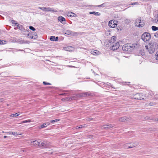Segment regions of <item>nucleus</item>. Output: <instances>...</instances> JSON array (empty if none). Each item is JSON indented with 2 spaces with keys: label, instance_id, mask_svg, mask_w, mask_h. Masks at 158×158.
<instances>
[{
  "label": "nucleus",
  "instance_id": "1",
  "mask_svg": "<svg viewBox=\"0 0 158 158\" xmlns=\"http://www.w3.org/2000/svg\"><path fill=\"white\" fill-rule=\"evenodd\" d=\"M134 49V47L129 44H126L122 47V49L126 52H129Z\"/></svg>",
  "mask_w": 158,
  "mask_h": 158
},
{
  "label": "nucleus",
  "instance_id": "2",
  "mask_svg": "<svg viewBox=\"0 0 158 158\" xmlns=\"http://www.w3.org/2000/svg\"><path fill=\"white\" fill-rule=\"evenodd\" d=\"M146 49L149 52V53L152 54L155 51V48L153 45L152 43H149L148 45L145 46Z\"/></svg>",
  "mask_w": 158,
  "mask_h": 158
},
{
  "label": "nucleus",
  "instance_id": "3",
  "mask_svg": "<svg viewBox=\"0 0 158 158\" xmlns=\"http://www.w3.org/2000/svg\"><path fill=\"white\" fill-rule=\"evenodd\" d=\"M151 36L149 33L145 32L143 33L141 36V39L144 42H146L150 39Z\"/></svg>",
  "mask_w": 158,
  "mask_h": 158
},
{
  "label": "nucleus",
  "instance_id": "4",
  "mask_svg": "<svg viewBox=\"0 0 158 158\" xmlns=\"http://www.w3.org/2000/svg\"><path fill=\"white\" fill-rule=\"evenodd\" d=\"M38 8L45 11H50V12H56V10H54L52 8L49 7H39Z\"/></svg>",
  "mask_w": 158,
  "mask_h": 158
},
{
  "label": "nucleus",
  "instance_id": "5",
  "mask_svg": "<svg viewBox=\"0 0 158 158\" xmlns=\"http://www.w3.org/2000/svg\"><path fill=\"white\" fill-rule=\"evenodd\" d=\"M132 98L137 100H141L143 99V95L142 94L140 93H137L135 94L133 96Z\"/></svg>",
  "mask_w": 158,
  "mask_h": 158
},
{
  "label": "nucleus",
  "instance_id": "6",
  "mask_svg": "<svg viewBox=\"0 0 158 158\" xmlns=\"http://www.w3.org/2000/svg\"><path fill=\"white\" fill-rule=\"evenodd\" d=\"M117 22L114 20H110L108 23L109 26L111 28H114L117 26Z\"/></svg>",
  "mask_w": 158,
  "mask_h": 158
},
{
  "label": "nucleus",
  "instance_id": "7",
  "mask_svg": "<svg viewBox=\"0 0 158 158\" xmlns=\"http://www.w3.org/2000/svg\"><path fill=\"white\" fill-rule=\"evenodd\" d=\"M41 142V140L40 139L38 140H32L31 143H32L31 145L34 146H40V143Z\"/></svg>",
  "mask_w": 158,
  "mask_h": 158
},
{
  "label": "nucleus",
  "instance_id": "8",
  "mask_svg": "<svg viewBox=\"0 0 158 158\" xmlns=\"http://www.w3.org/2000/svg\"><path fill=\"white\" fill-rule=\"evenodd\" d=\"M119 45L118 42H117L112 45L110 47V48L113 50H115L119 48Z\"/></svg>",
  "mask_w": 158,
  "mask_h": 158
},
{
  "label": "nucleus",
  "instance_id": "9",
  "mask_svg": "<svg viewBox=\"0 0 158 158\" xmlns=\"http://www.w3.org/2000/svg\"><path fill=\"white\" fill-rule=\"evenodd\" d=\"M64 33L66 34L70 35L72 36H75L77 34V33L74 31H72L69 30H66L65 31Z\"/></svg>",
  "mask_w": 158,
  "mask_h": 158
},
{
  "label": "nucleus",
  "instance_id": "10",
  "mask_svg": "<svg viewBox=\"0 0 158 158\" xmlns=\"http://www.w3.org/2000/svg\"><path fill=\"white\" fill-rule=\"evenodd\" d=\"M136 145V144H135L134 143H128L125 144L124 147L128 149L134 147Z\"/></svg>",
  "mask_w": 158,
  "mask_h": 158
},
{
  "label": "nucleus",
  "instance_id": "11",
  "mask_svg": "<svg viewBox=\"0 0 158 158\" xmlns=\"http://www.w3.org/2000/svg\"><path fill=\"white\" fill-rule=\"evenodd\" d=\"M50 143L47 141H44L40 143V147H43L44 148H46L49 145Z\"/></svg>",
  "mask_w": 158,
  "mask_h": 158
},
{
  "label": "nucleus",
  "instance_id": "12",
  "mask_svg": "<svg viewBox=\"0 0 158 158\" xmlns=\"http://www.w3.org/2000/svg\"><path fill=\"white\" fill-rule=\"evenodd\" d=\"M130 119V118H128L126 116H124L119 118V121L120 122H123L126 121H128Z\"/></svg>",
  "mask_w": 158,
  "mask_h": 158
},
{
  "label": "nucleus",
  "instance_id": "13",
  "mask_svg": "<svg viewBox=\"0 0 158 158\" xmlns=\"http://www.w3.org/2000/svg\"><path fill=\"white\" fill-rule=\"evenodd\" d=\"M114 127V126L112 124H108V125H104L103 126H102L101 127L102 129H109L110 128H111Z\"/></svg>",
  "mask_w": 158,
  "mask_h": 158
},
{
  "label": "nucleus",
  "instance_id": "14",
  "mask_svg": "<svg viewBox=\"0 0 158 158\" xmlns=\"http://www.w3.org/2000/svg\"><path fill=\"white\" fill-rule=\"evenodd\" d=\"M116 38L115 36H113L110 39L108 40V43H110V44H111V43H114L116 41Z\"/></svg>",
  "mask_w": 158,
  "mask_h": 158
},
{
  "label": "nucleus",
  "instance_id": "15",
  "mask_svg": "<svg viewBox=\"0 0 158 158\" xmlns=\"http://www.w3.org/2000/svg\"><path fill=\"white\" fill-rule=\"evenodd\" d=\"M67 15L68 16L70 17H76L77 16V15L75 13L72 12H69L67 14Z\"/></svg>",
  "mask_w": 158,
  "mask_h": 158
},
{
  "label": "nucleus",
  "instance_id": "16",
  "mask_svg": "<svg viewBox=\"0 0 158 158\" xmlns=\"http://www.w3.org/2000/svg\"><path fill=\"white\" fill-rule=\"evenodd\" d=\"M49 125L50 123L49 122L45 123L43 124L42 125H41L40 127H39V128L40 129H42L47 127V126Z\"/></svg>",
  "mask_w": 158,
  "mask_h": 158
},
{
  "label": "nucleus",
  "instance_id": "17",
  "mask_svg": "<svg viewBox=\"0 0 158 158\" xmlns=\"http://www.w3.org/2000/svg\"><path fill=\"white\" fill-rule=\"evenodd\" d=\"M90 53L94 55H97L99 54V52L96 50H92L90 52Z\"/></svg>",
  "mask_w": 158,
  "mask_h": 158
},
{
  "label": "nucleus",
  "instance_id": "18",
  "mask_svg": "<svg viewBox=\"0 0 158 158\" xmlns=\"http://www.w3.org/2000/svg\"><path fill=\"white\" fill-rule=\"evenodd\" d=\"M58 19L59 21L61 23H63V21H65V19L62 16H59L58 18Z\"/></svg>",
  "mask_w": 158,
  "mask_h": 158
},
{
  "label": "nucleus",
  "instance_id": "19",
  "mask_svg": "<svg viewBox=\"0 0 158 158\" xmlns=\"http://www.w3.org/2000/svg\"><path fill=\"white\" fill-rule=\"evenodd\" d=\"M141 21V20L140 17H139L137 19L135 20V26H137L138 24H139L140 23V22Z\"/></svg>",
  "mask_w": 158,
  "mask_h": 158
},
{
  "label": "nucleus",
  "instance_id": "20",
  "mask_svg": "<svg viewBox=\"0 0 158 158\" xmlns=\"http://www.w3.org/2000/svg\"><path fill=\"white\" fill-rule=\"evenodd\" d=\"M17 26L19 27V29L22 31L23 32L25 31V29L21 25H20L19 24H18L17 25Z\"/></svg>",
  "mask_w": 158,
  "mask_h": 158
},
{
  "label": "nucleus",
  "instance_id": "21",
  "mask_svg": "<svg viewBox=\"0 0 158 158\" xmlns=\"http://www.w3.org/2000/svg\"><path fill=\"white\" fill-rule=\"evenodd\" d=\"M89 13L90 14H94L96 16H100L101 15L100 13L95 11L90 12Z\"/></svg>",
  "mask_w": 158,
  "mask_h": 158
},
{
  "label": "nucleus",
  "instance_id": "22",
  "mask_svg": "<svg viewBox=\"0 0 158 158\" xmlns=\"http://www.w3.org/2000/svg\"><path fill=\"white\" fill-rule=\"evenodd\" d=\"M144 25V22L143 21H141L140 23L137 25V27H142Z\"/></svg>",
  "mask_w": 158,
  "mask_h": 158
},
{
  "label": "nucleus",
  "instance_id": "23",
  "mask_svg": "<svg viewBox=\"0 0 158 158\" xmlns=\"http://www.w3.org/2000/svg\"><path fill=\"white\" fill-rule=\"evenodd\" d=\"M77 97H85V93L83 92L81 93H80L77 94Z\"/></svg>",
  "mask_w": 158,
  "mask_h": 158
},
{
  "label": "nucleus",
  "instance_id": "24",
  "mask_svg": "<svg viewBox=\"0 0 158 158\" xmlns=\"http://www.w3.org/2000/svg\"><path fill=\"white\" fill-rule=\"evenodd\" d=\"M20 113L19 112H18L15 114H11L10 115V116L11 117H13L14 116L16 117L19 116V115H20Z\"/></svg>",
  "mask_w": 158,
  "mask_h": 158
},
{
  "label": "nucleus",
  "instance_id": "25",
  "mask_svg": "<svg viewBox=\"0 0 158 158\" xmlns=\"http://www.w3.org/2000/svg\"><path fill=\"white\" fill-rule=\"evenodd\" d=\"M28 36H29L28 37L31 38V39H35V38H36L37 37V35H35V37H34L32 35H29V34H28Z\"/></svg>",
  "mask_w": 158,
  "mask_h": 158
},
{
  "label": "nucleus",
  "instance_id": "26",
  "mask_svg": "<svg viewBox=\"0 0 158 158\" xmlns=\"http://www.w3.org/2000/svg\"><path fill=\"white\" fill-rule=\"evenodd\" d=\"M152 30L154 31H156V30H158V27H157L155 26H152Z\"/></svg>",
  "mask_w": 158,
  "mask_h": 158
},
{
  "label": "nucleus",
  "instance_id": "27",
  "mask_svg": "<svg viewBox=\"0 0 158 158\" xmlns=\"http://www.w3.org/2000/svg\"><path fill=\"white\" fill-rule=\"evenodd\" d=\"M31 122V120H27L24 121H23L21 122V123H30Z\"/></svg>",
  "mask_w": 158,
  "mask_h": 158
},
{
  "label": "nucleus",
  "instance_id": "28",
  "mask_svg": "<svg viewBox=\"0 0 158 158\" xmlns=\"http://www.w3.org/2000/svg\"><path fill=\"white\" fill-rule=\"evenodd\" d=\"M155 20L153 21L154 22L157 23L158 22V14L156 16H155Z\"/></svg>",
  "mask_w": 158,
  "mask_h": 158
},
{
  "label": "nucleus",
  "instance_id": "29",
  "mask_svg": "<svg viewBox=\"0 0 158 158\" xmlns=\"http://www.w3.org/2000/svg\"><path fill=\"white\" fill-rule=\"evenodd\" d=\"M76 98V97L75 96H72L69 97V98H68V100H72L73 99H75Z\"/></svg>",
  "mask_w": 158,
  "mask_h": 158
},
{
  "label": "nucleus",
  "instance_id": "30",
  "mask_svg": "<svg viewBox=\"0 0 158 158\" xmlns=\"http://www.w3.org/2000/svg\"><path fill=\"white\" fill-rule=\"evenodd\" d=\"M55 37L54 36H52L50 37V39L51 41H55Z\"/></svg>",
  "mask_w": 158,
  "mask_h": 158
},
{
  "label": "nucleus",
  "instance_id": "31",
  "mask_svg": "<svg viewBox=\"0 0 158 158\" xmlns=\"http://www.w3.org/2000/svg\"><path fill=\"white\" fill-rule=\"evenodd\" d=\"M60 120V119H55V120H51L50 121V122L51 123H54V122H57V121H59Z\"/></svg>",
  "mask_w": 158,
  "mask_h": 158
},
{
  "label": "nucleus",
  "instance_id": "32",
  "mask_svg": "<svg viewBox=\"0 0 158 158\" xmlns=\"http://www.w3.org/2000/svg\"><path fill=\"white\" fill-rule=\"evenodd\" d=\"M86 126V125L85 124L83 125H81V126H80L79 127H78V129L81 128H83L84 127H85Z\"/></svg>",
  "mask_w": 158,
  "mask_h": 158
},
{
  "label": "nucleus",
  "instance_id": "33",
  "mask_svg": "<svg viewBox=\"0 0 158 158\" xmlns=\"http://www.w3.org/2000/svg\"><path fill=\"white\" fill-rule=\"evenodd\" d=\"M29 28L30 30H32L33 31H35V28L34 27H32V26H29Z\"/></svg>",
  "mask_w": 158,
  "mask_h": 158
},
{
  "label": "nucleus",
  "instance_id": "34",
  "mask_svg": "<svg viewBox=\"0 0 158 158\" xmlns=\"http://www.w3.org/2000/svg\"><path fill=\"white\" fill-rule=\"evenodd\" d=\"M155 58L156 60H158V52L156 53L155 55Z\"/></svg>",
  "mask_w": 158,
  "mask_h": 158
},
{
  "label": "nucleus",
  "instance_id": "35",
  "mask_svg": "<svg viewBox=\"0 0 158 158\" xmlns=\"http://www.w3.org/2000/svg\"><path fill=\"white\" fill-rule=\"evenodd\" d=\"M131 5H139V3L138 2H131V4H130Z\"/></svg>",
  "mask_w": 158,
  "mask_h": 158
},
{
  "label": "nucleus",
  "instance_id": "36",
  "mask_svg": "<svg viewBox=\"0 0 158 158\" xmlns=\"http://www.w3.org/2000/svg\"><path fill=\"white\" fill-rule=\"evenodd\" d=\"M43 83L44 85H51V84L49 83H47V82H46V81H44L43 82Z\"/></svg>",
  "mask_w": 158,
  "mask_h": 158
},
{
  "label": "nucleus",
  "instance_id": "37",
  "mask_svg": "<svg viewBox=\"0 0 158 158\" xmlns=\"http://www.w3.org/2000/svg\"><path fill=\"white\" fill-rule=\"evenodd\" d=\"M153 121L154 122H158V118H155L152 119Z\"/></svg>",
  "mask_w": 158,
  "mask_h": 158
},
{
  "label": "nucleus",
  "instance_id": "38",
  "mask_svg": "<svg viewBox=\"0 0 158 158\" xmlns=\"http://www.w3.org/2000/svg\"><path fill=\"white\" fill-rule=\"evenodd\" d=\"M9 133L10 134H13L14 135H17V133L13 132L12 131L9 132Z\"/></svg>",
  "mask_w": 158,
  "mask_h": 158
},
{
  "label": "nucleus",
  "instance_id": "39",
  "mask_svg": "<svg viewBox=\"0 0 158 158\" xmlns=\"http://www.w3.org/2000/svg\"><path fill=\"white\" fill-rule=\"evenodd\" d=\"M85 97H87L88 96H89L91 95V94L88 92H85Z\"/></svg>",
  "mask_w": 158,
  "mask_h": 158
},
{
  "label": "nucleus",
  "instance_id": "40",
  "mask_svg": "<svg viewBox=\"0 0 158 158\" xmlns=\"http://www.w3.org/2000/svg\"><path fill=\"white\" fill-rule=\"evenodd\" d=\"M27 43V41H24L23 40H22L21 41H20V43L21 44H25Z\"/></svg>",
  "mask_w": 158,
  "mask_h": 158
},
{
  "label": "nucleus",
  "instance_id": "41",
  "mask_svg": "<svg viewBox=\"0 0 158 158\" xmlns=\"http://www.w3.org/2000/svg\"><path fill=\"white\" fill-rule=\"evenodd\" d=\"M154 36L156 37H158V31L157 32L154 34Z\"/></svg>",
  "mask_w": 158,
  "mask_h": 158
},
{
  "label": "nucleus",
  "instance_id": "42",
  "mask_svg": "<svg viewBox=\"0 0 158 158\" xmlns=\"http://www.w3.org/2000/svg\"><path fill=\"white\" fill-rule=\"evenodd\" d=\"M15 22H16V21L15 20H12V23L13 24H15L17 26V25L18 23H15Z\"/></svg>",
  "mask_w": 158,
  "mask_h": 158
},
{
  "label": "nucleus",
  "instance_id": "43",
  "mask_svg": "<svg viewBox=\"0 0 158 158\" xmlns=\"http://www.w3.org/2000/svg\"><path fill=\"white\" fill-rule=\"evenodd\" d=\"M5 44L3 43V40H0V44Z\"/></svg>",
  "mask_w": 158,
  "mask_h": 158
},
{
  "label": "nucleus",
  "instance_id": "44",
  "mask_svg": "<svg viewBox=\"0 0 158 158\" xmlns=\"http://www.w3.org/2000/svg\"><path fill=\"white\" fill-rule=\"evenodd\" d=\"M62 100L63 101H64L65 100H68V98H63V99H62Z\"/></svg>",
  "mask_w": 158,
  "mask_h": 158
},
{
  "label": "nucleus",
  "instance_id": "45",
  "mask_svg": "<svg viewBox=\"0 0 158 158\" xmlns=\"http://www.w3.org/2000/svg\"><path fill=\"white\" fill-rule=\"evenodd\" d=\"M58 37H55V41H58Z\"/></svg>",
  "mask_w": 158,
  "mask_h": 158
},
{
  "label": "nucleus",
  "instance_id": "46",
  "mask_svg": "<svg viewBox=\"0 0 158 158\" xmlns=\"http://www.w3.org/2000/svg\"><path fill=\"white\" fill-rule=\"evenodd\" d=\"M104 4V3H103L102 4V5H98V6H98V7H102V5Z\"/></svg>",
  "mask_w": 158,
  "mask_h": 158
},
{
  "label": "nucleus",
  "instance_id": "47",
  "mask_svg": "<svg viewBox=\"0 0 158 158\" xmlns=\"http://www.w3.org/2000/svg\"><path fill=\"white\" fill-rule=\"evenodd\" d=\"M4 101V99L3 98H1L0 99V102H2Z\"/></svg>",
  "mask_w": 158,
  "mask_h": 158
},
{
  "label": "nucleus",
  "instance_id": "48",
  "mask_svg": "<svg viewBox=\"0 0 158 158\" xmlns=\"http://www.w3.org/2000/svg\"><path fill=\"white\" fill-rule=\"evenodd\" d=\"M6 137H7V136H6V135H5L4 136V138H6Z\"/></svg>",
  "mask_w": 158,
  "mask_h": 158
},
{
  "label": "nucleus",
  "instance_id": "49",
  "mask_svg": "<svg viewBox=\"0 0 158 158\" xmlns=\"http://www.w3.org/2000/svg\"><path fill=\"white\" fill-rule=\"evenodd\" d=\"M148 117H146L145 118V119H148Z\"/></svg>",
  "mask_w": 158,
  "mask_h": 158
},
{
  "label": "nucleus",
  "instance_id": "50",
  "mask_svg": "<svg viewBox=\"0 0 158 158\" xmlns=\"http://www.w3.org/2000/svg\"><path fill=\"white\" fill-rule=\"evenodd\" d=\"M78 129V127H76V129Z\"/></svg>",
  "mask_w": 158,
  "mask_h": 158
},
{
  "label": "nucleus",
  "instance_id": "51",
  "mask_svg": "<svg viewBox=\"0 0 158 158\" xmlns=\"http://www.w3.org/2000/svg\"><path fill=\"white\" fill-rule=\"evenodd\" d=\"M149 105H150V106H152V104H151V103H150L149 104Z\"/></svg>",
  "mask_w": 158,
  "mask_h": 158
},
{
  "label": "nucleus",
  "instance_id": "52",
  "mask_svg": "<svg viewBox=\"0 0 158 158\" xmlns=\"http://www.w3.org/2000/svg\"><path fill=\"white\" fill-rule=\"evenodd\" d=\"M19 51H22L23 50H19Z\"/></svg>",
  "mask_w": 158,
  "mask_h": 158
}]
</instances>
